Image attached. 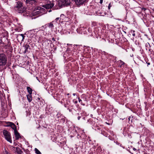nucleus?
<instances>
[{"label": "nucleus", "instance_id": "8", "mask_svg": "<svg viewBox=\"0 0 154 154\" xmlns=\"http://www.w3.org/2000/svg\"><path fill=\"white\" fill-rule=\"evenodd\" d=\"M25 36L23 34H19L17 35V38L18 42L23 41Z\"/></svg>", "mask_w": 154, "mask_h": 154}, {"label": "nucleus", "instance_id": "15", "mask_svg": "<svg viewBox=\"0 0 154 154\" xmlns=\"http://www.w3.org/2000/svg\"><path fill=\"white\" fill-rule=\"evenodd\" d=\"M78 138L79 139L80 138L81 139H85V137L84 136V133H82L81 135H80L79 134H78V136H77Z\"/></svg>", "mask_w": 154, "mask_h": 154}, {"label": "nucleus", "instance_id": "51", "mask_svg": "<svg viewBox=\"0 0 154 154\" xmlns=\"http://www.w3.org/2000/svg\"><path fill=\"white\" fill-rule=\"evenodd\" d=\"M41 31V29H39V31Z\"/></svg>", "mask_w": 154, "mask_h": 154}, {"label": "nucleus", "instance_id": "12", "mask_svg": "<svg viewBox=\"0 0 154 154\" xmlns=\"http://www.w3.org/2000/svg\"><path fill=\"white\" fill-rule=\"evenodd\" d=\"M118 63L119 64V66L120 67H122L123 65H124L125 64V63L121 60H119L118 61Z\"/></svg>", "mask_w": 154, "mask_h": 154}, {"label": "nucleus", "instance_id": "32", "mask_svg": "<svg viewBox=\"0 0 154 154\" xmlns=\"http://www.w3.org/2000/svg\"><path fill=\"white\" fill-rule=\"evenodd\" d=\"M3 22L2 20V18L0 17V24H2Z\"/></svg>", "mask_w": 154, "mask_h": 154}, {"label": "nucleus", "instance_id": "35", "mask_svg": "<svg viewBox=\"0 0 154 154\" xmlns=\"http://www.w3.org/2000/svg\"><path fill=\"white\" fill-rule=\"evenodd\" d=\"M78 115L79 116L77 117V119L78 120H79L81 118V116H80V115L79 114H78Z\"/></svg>", "mask_w": 154, "mask_h": 154}, {"label": "nucleus", "instance_id": "42", "mask_svg": "<svg viewBox=\"0 0 154 154\" xmlns=\"http://www.w3.org/2000/svg\"><path fill=\"white\" fill-rule=\"evenodd\" d=\"M84 114V113H80V116H81V117H82V116H82V114Z\"/></svg>", "mask_w": 154, "mask_h": 154}, {"label": "nucleus", "instance_id": "38", "mask_svg": "<svg viewBox=\"0 0 154 154\" xmlns=\"http://www.w3.org/2000/svg\"><path fill=\"white\" fill-rule=\"evenodd\" d=\"M5 154H11L10 153L7 152V151H6Z\"/></svg>", "mask_w": 154, "mask_h": 154}, {"label": "nucleus", "instance_id": "25", "mask_svg": "<svg viewBox=\"0 0 154 154\" xmlns=\"http://www.w3.org/2000/svg\"><path fill=\"white\" fill-rule=\"evenodd\" d=\"M7 41H8V44H5V45L6 46H7V47H9L10 46V45H11V43L10 42L8 41V40H7Z\"/></svg>", "mask_w": 154, "mask_h": 154}, {"label": "nucleus", "instance_id": "48", "mask_svg": "<svg viewBox=\"0 0 154 154\" xmlns=\"http://www.w3.org/2000/svg\"><path fill=\"white\" fill-rule=\"evenodd\" d=\"M73 96H75V93H73Z\"/></svg>", "mask_w": 154, "mask_h": 154}, {"label": "nucleus", "instance_id": "3", "mask_svg": "<svg viewBox=\"0 0 154 154\" xmlns=\"http://www.w3.org/2000/svg\"><path fill=\"white\" fill-rule=\"evenodd\" d=\"M54 1H47L45 5H43V7L46 9H50L52 8L54 6Z\"/></svg>", "mask_w": 154, "mask_h": 154}, {"label": "nucleus", "instance_id": "47", "mask_svg": "<svg viewBox=\"0 0 154 154\" xmlns=\"http://www.w3.org/2000/svg\"><path fill=\"white\" fill-rule=\"evenodd\" d=\"M133 150H134V151H135V150H136V149L135 148H133Z\"/></svg>", "mask_w": 154, "mask_h": 154}, {"label": "nucleus", "instance_id": "46", "mask_svg": "<svg viewBox=\"0 0 154 154\" xmlns=\"http://www.w3.org/2000/svg\"><path fill=\"white\" fill-rule=\"evenodd\" d=\"M130 118H131V117H130V116H129V118H128V119L129 121H130Z\"/></svg>", "mask_w": 154, "mask_h": 154}, {"label": "nucleus", "instance_id": "24", "mask_svg": "<svg viewBox=\"0 0 154 154\" xmlns=\"http://www.w3.org/2000/svg\"><path fill=\"white\" fill-rule=\"evenodd\" d=\"M48 25L49 27L50 28H52L54 26L52 22L48 23Z\"/></svg>", "mask_w": 154, "mask_h": 154}, {"label": "nucleus", "instance_id": "4", "mask_svg": "<svg viewBox=\"0 0 154 154\" xmlns=\"http://www.w3.org/2000/svg\"><path fill=\"white\" fill-rule=\"evenodd\" d=\"M26 5H35L37 4L36 0H23Z\"/></svg>", "mask_w": 154, "mask_h": 154}, {"label": "nucleus", "instance_id": "21", "mask_svg": "<svg viewBox=\"0 0 154 154\" xmlns=\"http://www.w3.org/2000/svg\"><path fill=\"white\" fill-rule=\"evenodd\" d=\"M66 118L64 116H63L61 118L60 120V122L64 123L65 122Z\"/></svg>", "mask_w": 154, "mask_h": 154}, {"label": "nucleus", "instance_id": "45", "mask_svg": "<svg viewBox=\"0 0 154 154\" xmlns=\"http://www.w3.org/2000/svg\"><path fill=\"white\" fill-rule=\"evenodd\" d=\"M59 17H57V18H56V20H56L57 21V20H59Z\"/></svg>", "mask_w": 154, "mask_h": 154}, {"label": "nucleus", "instance_id": "37", "mask_svg": "<svg viewBox=\"0 0 154 154\" xmlns=\"http://www.w3.org/2000/svg\"><path fill=\"white\" fill-rule=\"evenodd\" d=\"M67 95L68 96V97L69 98L71 97V95L69 93H67Z\"/></svg>", "mask_w": 154, "mask_h": 154}, {"label": "nucleus", "instance_id": "29", "mask_svg": "<svg viewBox=\"0 0 154 154\" xmlns=\"http://www.w3.org/2000/svg\"><path fill=\"white\" fill-rule=\"evenodd\" d=\"M79 101V103H81L82 104V105L83 104L82 103V100L80 99L79 97L78 98Z\"/></svg>", "mask_w": 154, "mask_h": 154}, {"label": "nucleus", "instance_id": "36", "mask_svg": "<svg viewBox=\"0 0 154 154\" xmlns=\"http://www.w3.org/2000/svg\"><path fill=\"white\" fill-rule=\"evenodd\" d=\"M146 10V9L144 8H141V10L143 11H145Z\"/></svg>", "mask_w": 154, "mask_h": 154}, {"label": "nucleus", "instance_id": "14", "mask_svg": "<svg viewBox=\"0 0 154 154\" xmlns=\"http://www.w3.org/2000/svg\"><path fill=\"white\" fill-rule=\"evenodd\" d=\"M16 152L18 154H21L23 151L19 147H17L16 149Z\"/></svg>", "mask_w": 154, "mask_h": 154}, {"label": "nucleus", "instance_id": "6", "mask_svg": "<svg viewBox=\"0 0 154 154\" xmlns=\"http://www.w3.org/2000/svg\"><path fill=\"white\" fill-rule=\"evenodd\" d=\"M75 2V4L78 7L82 5L86 0H72Z\"/></svg>", "mask_w": 154, "mask_h": 154}, {"label": "nucleus", "instance_id": "43", "mask_svg": "<svg viewBox=\"0 0 154 154\" xmlns=\"http://www.w3.org/2000/svg\"><path fill=\"white\" fill-rule=\"evenodd\" d=\"M41 28H42V29L44 28L45 29L46 27L44 28V26H43Z\"/></svg>", "mask_w": 154, "mask_h": 154}, {"label": "nucleus", "instance_id": "1", "mask_svg": "<svg viewBox=\"0 0 154 154\" xmlns=\"http://www.w3.org/2000/svg\"><path fill=\"white\" fill-rule=\"evenodd\" d=\"M7 61L6 55L4 53H0V67L5 66Z\"/></svg>", "mask_w": 154, "mask_h": 154}, {"label": "nucleus", "instance_id": "10", "mask_svg": "<svg viewBox=\"0 0 154 154\" xmlns=\"http://www.w3.org/2000/svg\"><path fill=\"white\" fill-rule=\"evenodd\" d=\"M35 31L34 30L29 31L27 34L28 36L30 38L32 37L35 35Z\"/></svg>", "mask_w": 154, "mask_h": 154}, {"label": "nucleus", "instance_id": "53", "mask_svg": "<svg viewBox=\"0 0 154 154\" xmlns=\"http://www.w3.org/2000/svg\"><path fill=\"white\" fill-rule=\"evenodd\" d=\"M38 99L40 100V98H38Z\"/></svg>", "mask_w": 154, "mask_h": 154}, {"label": "nucleus", "instance_id": "55", "mask_svg": "<svg viewBox=\"0 0 154 154\" xmlns=\"http://www.w3.org/2000/svg\"><path fill=\"white\" fill-rule=\"evenodd\" d=\"M118 142H117V144H118Z\"/></svg>", "mask_w": 154, "mask_h": 154}, {"label": "nucleus", "instance_id": "13", "mask_svg": "<svg viewBox=\"0 0 154 154\" xmlns=\"http://www.w3.org/2000/svg\"><path fill=\"white\" fill-rule=\"evenodd\" d=\"M48 40L46 39L45 37H43L42 36H40L39 37L38 41L40 42H41L43 41H47Z\"/></svg>", "mask_w": 154, "mask_h": 154}, {"label": "nucleus", "instance_id": "26", "mask_svg": "<svg viewBox=\"0 0 154 154\" xmlns=\"http://www.w3.org/2000/svg\"><path fill=\"white\" fill-rule=\"evenodd\" d=\"M135 31L132 30H131L130 32V33L131 34H132V35L134 37L135 36Z\"/></svg>", "mask_w": 154, "mask_h": 154}, {"label": "nucleus", "instance_id": "40", "mask_svg": "<svg viewBox=\"0 0 154 154\" xmlns=\"http://www.w3.org/2000/svg\"><path fill=\"white\" fill-rule=\"evenodd\" d=\"M75 131L76 132L77 134H78V132L77 131L76 129V128L75 127Z\"/></svg>", "mask_w": 154, "mask_h": 154}, {"label": "nucleus", "instance_id": "31", "mask_svg": "<svg viewBox=\"0 0 154 154\" xmlns=\"http://www.w3.org/2000/svg\"><path fill=\"white\" fill-rule=\"evenodd\" d=\"M112 5L111 4V3H110L108 6V9L109 10L110 8L112 7Z\"/></svg>", "mask_w": 154, "mask_h": 154}, {"label": "nucleus", "instance_id": "18", "mask_svg": "<svg viewBox=\"0 0 154 154\" xmlns=\"http://www.w3.org/2000/svg\"><path fill=\"white\" fill-rule=\"evenodd\" d=\"M26 89L29 94H32V89L29 87H27Z\"/></svg>", "mask_w": 154, "mask_h": 154}, {"label": "nucleus", "instance_id": "2", "mask_svg": "<svg viewBox=\"0 0 154 154\" xmlns=\"http://www.w3.org/2000/svg\"><path fill=\"white\" fill-rule=\"evenodd\" d=\"M3 133L6 140L10 143H12L11 137L10 132L6 130H4L3 131Z\"/></svg>", "mask_w": 154, "mask_h": 154}, {"label": "nucleus", "instance_id": "56", "mask_svg": "<svg viewBox=\"0 0 154 154\" xmlns=\"http://www.w3.org/2000/svg\"><path fill=\"white\" fill-rule=\"evenodd\" d=\"M118 142H117V144H118Z\"/></svg>", "mask_w": 154, "mask_h": 154}, {"label": "nucleus", "instance_id": "41", "mask_svg": "<svg viewBox=\"0 0 154 154\" xmlns=\"http://www.w3.org/2000/svg\"><path fill=\"white\" fill-rule=\"evenodd\" d=\"M52 40H53V41H55V39L54 38H52Z\"/></svg>", "mask_w": 154, "mask_h": 154}, {"label": "nucleus", "instance_id": "20", "mask_svg": "<svg viewBox=\"0 0 154 154\" xmlns=\"http://www.w3.org/2000/svg\"><path fill=\"white\" fill-rule=\"evenodd\" d=\"M101 134L106 137H107L108 135L107 133L103 130H101Z\"/></svg>", "mask_w": 154, "mask_h": 154}, {"label": "nucleus", "instance_id": "16", "mask_svg": "<svg viewBox=\"0 0 154 154\" xmlns=\"http://www.w3.org/2000/svg\"><path fill=\"white\" fill-rule=\"evenodd\" d=\"M27 97L29 102H31L32 100V94H29L27 95Z\"/></svg>", "mask_w": 154, "mask_h": 154}, {"label": "nucleus", "instance_id": "54", "mask_svg": "<svg viewBox=\"0 0 154 154\" xmlns=\"http://www.w3.org/2000/svg\"><path fill=\"white\" fill-rule=\"evenodd\" d=\"M118 142H117V144H118Z\"/></svg>", "mask_w": 154, "mask_h": 154}, {"label": "nucleus", "instance_id": "34", "mask_svg": "<svg viewBox=\"0 0 154 154\" xmlns=\"http://www.w3.org/2000/svg\"><path fill=\"white\" fill-rule=\"evenodd\" d=\"M73 103L75 104H76L78 102L77 101L75 100V99H74L73 100Z\"/></svg>", "mask_w": 154, "mask_h": 154}, {"label": "nucleus", "instance_id": "30", "mask_svg": "<svg viewBox=\"0 0 154 154\" xmlns=\"http://www.w3.org/2000/svg\"><path fill=\"white\" fill-rule=\"evenodd\" d=\"M64 106L65 107H68L69 106V104L67 103H64Z\"/></svg>", "mask_w": 154, "mask_h": 154}, {"label": "nucleus", "instance_id": "49", "mask_svg": "<svg viewBox=\"0 0 154 154\" xmlns=\"http://www.w3.org/2000/svg\"><path fill=\"white\" fill-rule=\"evenodd\" d=\"M51 10H50L49 11H49V12H51Z\"/></svg>", "mask_w": 154, "mask_h": 154}, {"label": "nucleus", "instance_id": "33", "mask_svg": "<svg viewBox=\"0 0 154 154\" xmlns=\"http://www.w3.org/2000/svg\"><path fill=\"white\" fill-rule=\"evenodd\" d=\"M35 13H36V14H40L41 12L40 11H36Z\"/></svg>", "mask_w": 154, "mask_h": 154}, {"label": "nucleus", "instance_id": "9", "mask_svg": "<svg viewBox=\"0 0 154 154\" xmlns=\"http://www.w3.org/2000/svg\"><path fill=\"white\" fill-rule=\"evenodd\" d=\"M23 6V3L22 2L20 1H18L16 2V5L14 7V9L15 10H17V9H20Z\"/></svg>", "mask_w": 154, "mask_h": 154}, {"label": "nucleus", "instance_id": "11", "mask_svg": "<svg viewBox=\"0 0 154 154\" xmlns=\"http://www.w3.org/2000/svg\"><path fill=\"white\" fill-rule=\"evenodd\" d=\"M15 137L16 138V140H17L21 137L20 134L17 131V130H16L14 131Z\"/></svg>", "mask_w": 154, "mask_h": 154}, {"label": "nucleus", "instance_id": "23", "mask_svg": "<svg viewBox=\"0 0 154 154\" xmlns=\"http://www.w3.org/2000/svg\"><path fill=\"white\" fill-rule=\"evenodd\" d=\"M35 153L37 154H41V152L40 151L36 148L35 149Z\"/></svg>", "mask_w": 154, "mask_h": 154}, {"label": "nucleus", "instance_id": "17", "mask_svg": "<svg viewBox=\"0 0 154 154\" xmlns=\"http://www.w3.org/2000/svg\"><path fill=\"white\" fill-rule=\"evenodd\" d=\"M63 0H61L60 1H59L58 4V5L59 7H61L63 6Z\"/></svg>", "mask_w": 154, "mask_h": 154}, {"label": "nucleus", "instance_id": "39", "mask_svg": "<svg viewBox=\"0 0 154 154\" xmlns=\"http://www.w3.org/2000/svg\"><path fill=\"white\" fill-rule=\"evenodd\" d=\"M103 0H100V3L101 4L102 3H103Z\"/></svg>", "mask_w": 154, "mask_h": 154}, {"label": "nucleus", "instance_id": "44", "mask_svg": "<svg viewBox=\"0 0 154 154\" xmlns=\"http://www.w3.org/2000/svg\"><path fill=\"white\" fill-rule=\"evenodd\" d=\"M146 63L147 64V66H148L150 64V63L149 62H147Z\"/></svg>", "mask_w": 154, "mask_h": 154}, {"label": "nucleus", "instance_id": "50", "mask_svg": "<svg viewBox=\"0 0 154 154\" xmlns=\"http://www.w3.org/2000/svg\"><path fill=\"white\" fill-rule=\"evenodd\" d=\"M97 129H98V130H100V128H97Z\"/></svg>", "mask_w": 154, "mask_h": 154}, {"label": "nucleus", "instance_id": "5", "mask_svg": "<svg viewBox=\"0 0 154 154\" xmlns=\"http://www.w3.org/2000/svg\"><path fill=\"white\" fill-rule=\"evenodd\" d=\"M23 48L24 50L23 52L24 54L29 53L30 50V48L29 45L27 44H24L23 46Z\"/></svg>", "mask_w": 154, "mask_h": 154}, {"label": "nucleus", "instance_id": "52", "mask_svg": "<svg viewBox=\"0 0 154 154\" xmlns=\"http://www.w3.org/2000/svg\"><path fill=\"white\" fill-rule=\"evenodd\" d=\"M49 41L50 42H51V40H50Z\"/></svg>", "mask_w": 154, "mask_h": 154}, {"label": "nucleus", "instance_id": "7", "mask_svg": "<svg viewBox=\"0 0 154 154\" xmlns=\"http://www.w3.org/2000/svg\"><path fill=\"white\" fill-rule=\"evenodd\" d=\"M63 6L68 7L70 6V7L72 5V4L70 0H63Z\"/></svg>", "mask_w": 154, "mask_h": 154}, {"label": "nucleus", "instance_id": "19", "mask_svg": "<svg viewBox=\"0 0 154 154\" xmlns=\"http://www.w3.org/2000/svg\"><path fill=\"white\" fill-rule=\"evenodd\" d=\"M11 128L14 130V131L16 130H17L15 125L12 122V123H11Z\"/></svg>", "mask_w": 154, "mask_h": 154}, {"label": "nucleus", "instance_id": "22", "mask_svg": "<svg viewBox=\"0 0 154 154\" xmlns=\"http://www.w3.org/2000/svg\"><path fill=\"white\" fill-rule=\"evenodd\" d=\"M63 116L60 113L58 112L57 115V118H61Z\"/></svg>", "mask_w": 154, "mask_h": 154}, {"label": "nucleus", "instance_id": "27", "mask_svg": "<svg viewBox=\"0 0 154 154\" xmlns=\"http://www.w3.org/2000/svg\"><path fill=\"white\" fill-rule=\"evenodd\" d=\"M11 123H12L11 122H8L7 123V125H6L7 127H9L11 126Z\"/></svg>", "mask_w": 154, "mask_h": 154}, {"label": "nucleus", "instance_id": "28", "mask_svg": "<svg viewBox=\"0 0 154 154\" xmlns=\"http://www.w3.org/2000/svg\"><path fill=\"white\" fill-rule=\"evenodd\" d=\"M149 51L150 52V53L151 54H153V51L151 49H149Z\"/></svg>", "mask_w": 154, "mask_h": 154}]
</instances>
